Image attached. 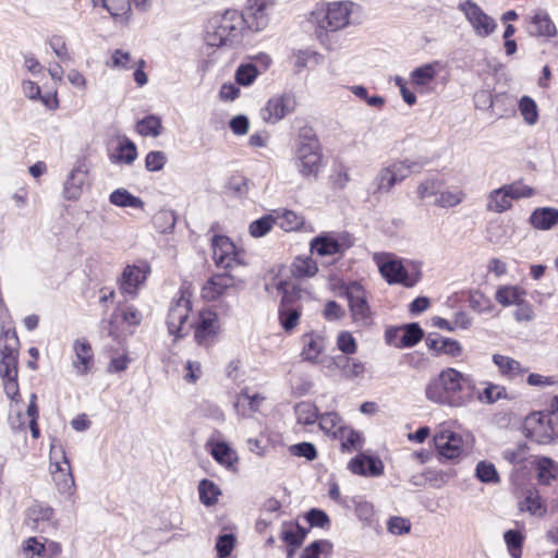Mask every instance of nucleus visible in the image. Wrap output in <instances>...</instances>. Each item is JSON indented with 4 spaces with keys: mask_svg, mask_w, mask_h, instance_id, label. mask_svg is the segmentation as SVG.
Instances as JSON below:
<instances>
[{
    "mask_svg": "<svg viewBox=\"0 0 558 558\" xmlns=\"http://www.w3.org/2000/svg\"><path fill=\"white\" fill-rule=\"evenodd\" d=\"M274 0H248L243 13L227 10L214 15L206 26L205 40L208 46L222 47L232 44L239 37L243 25L253 32L264 29L268 24L266 9Z\"/></svg>",
    "mask_w": 558,
    "mask_h": 558,
    "instance_id": "f257e3e1",
    "label": "nucleus"
},
{
    "mask_svg": "<svg viewBox=\"0 0 558 558\" xmlns=\"http://www.w3.org/2000/svg\"><path fill=\"white\" fill-rule=\"evenodd\" d=\"M474 389L468 375L448 367L428 381L425 396L433 403L459 408L473 400Z\"/></svg>",
    "mask_w": 558,
    "mask_h": 558,
    "instance_id": "f03ea898",
    "label": "nucleus"
},
{
    "mask_svg": "<svg viewBox=\"0 0 558 558\" xmlns=\"http://www.w3.org/2000/svg\"><path fill=\"white\" fill-rule=\"evenodd\" d=\"M276 289L282 294L278 310L279 322L284 331L293 330L300 320L302 302L312 299V293L299 282L279 280Z\"/></svg>",
    "mask_w": 558,
    "mask_h": 558,
    "instance_id": "7ed1b4c3",
    "label": "nucleus"
},
{
    "mask_svg": "<svg viewBox=\"0 0 558 558\" xmlns=\"http://www.w3.org/2000/svg\"><path fill=\"white\" fill-rule=\"evenodd\" d=\"M294 163L303 178L316 179L323 168L322 146L311 130H304L299 134L295 143Z\"/></svg>",
    "mask_w": 558,
    "mask_h": 558,
    "instance_id": "20e7f679",
    "label": "nucleus"
},
{
    "mask_svg": "<svg viewBox=\"0 0 558 558\" xmlns=\"http://www.w3.org/2000/svg\"><path fill=\"white\" fill-rule=\"evenodd\" d=\"M352 8V2L339 1L313 11L311 22L317 25V36L320 37L323 32H337L347 27L350 24Z\"/></svg>",
    "mask_w": 558,
    "mask_h": 558,
    "instance_id": "39448f33",
    "label": "nucleus"
},
{
    "mask_svg": "<svg viewBox=\"0 0 558 558\" xmlns=\"http://www.w3.org/2000/svg\"><path fill=\"white\" fill-rule=\"evenodd\" d=\"M341 295L349 302V308L354 324L360 327L373 323V312L368 304V293L357 281H351L342 287Z\"/></svg>",
    "mask_w": 558,
    "mask_h": 558,
    "instance_id": "423d86ee",
    "label": "nucleus"
},
{
    "mask_svg": "<svg viewBox=\"0 0 558 558\" xmlns=\"http://www.w3.org/2000/svg\"><path fill=\"white\" fill-rule=\"evenodd\" d=\"M213 259L217 267L231 269L243 264V254L226 235H214L211 239Z\"/></svg>",
    "mask_w": 558,
    "mask_h": 558,
    "instance_id": "0eeeda50",
    "label": "nucleus"
},
{
    "mask_svg": "<svg viewBox=\"0 0 558 558\" xmlns=\"http://www.w3.org/2000/svg\"><path fill=\"white\" fill-rule=\"evenodd\" d=\"M296 101L293 95H276L268 99L260 109V118L268 124H276L286 116L294 111Z\"/></svg>",
    "mask_w": 558,
    "mask_h": 558,
    "instance_id": "6e6552de",
    "label": "nucleus"
},
{
    "mask_svg": "<svg viewBox=\"0 0 558 558\" xmlns=\"http://www.w3.org/2000/svg\"><path fill=\"white\" fill-rule=\"evenodd\" d=\"M460 10L472 25L474 33L480 37H488L496 28L495 20L487 15L475 2L466 0L460 4Z\"/></svg>",
    "mask_w": 558,
    "mask_h": 558,
    "instance_id": "1a4fd4ad",
    "label": "nucleus"
},
{
    "mask_svg": "<svg viewBox=\"0 0 558 558\" xmlns=\"http://www.w3.org/2000/svg\"><path fill=\"white\" fill-rule=\"evenodd\" d=\"M526 437L537 444H548L554 438L550 414L533 413L524 424Z\"/></svg>",
    "mask_w": 558,
    "mask_h": 558,
    "instance_id": "9d476101",
    "label": "nucleus"
},
{
    "mask_svg": "<svg viewBox=\"0 0 558 558\" xmlns=\"http://www.w3.org/2000/svg\"><path fill=\"white\" fill-rule=\"evenodd\" d=\"M434 442L439 456L447 460H456L464 452L461 435L450 429H439L434 436Z\"/></svg>",
    "mask_w": 558,
    "mask_h": 558,
    "instance_id": "9b49d317",
    "label": "nucleus"
},
{
    "mask_svg": "<svg viewBox=\"0 0 558 558\" xmlns=\"http://www.w3.org/2000/svg\"><path fill=\"white\" fill-rule=\"evenodd\" d=\"M218 329L217 314L211 311L201 312L194 325V339L198 345L207 348L216 341Z\"/></svg>",
    "mask_w": 558,
    "mask_h": 558,
    "instance_id": "f8f14e48",
    "label": "nucleus"
},
{
    "mask_svg": "<svg viewBox=\"0 0 558 558\" xmlns=\"http://www.w3.org/2000/svg\"><path fill=\"white\" fill-rule=\"evenodd\" d=\"M149 272L150 267L146 263H143L142 265H128L119 281L120 291L135 298L138 289L146 281Z\"/></svg>",
    "mask_w": 558,
    "mask_h": 558,
    "instance_id": "ddd939ff",
    "label": "nucleus"
},
{
    "mask_svg": "<svg viewBox=\"0 0 558 558\" xmlns=\"http://www.w3.org/2000/svg\"><path fill=\"white\" fill-rule=\"evenodd\" d=\"M190 311L191 301L184 294L171 304L167 318L169 333L174 335L178 338L183 336V325L187 320Z\"/></svg>",
    "mask_w": 558,
    "mask_h": 558,
    "instance_id": "4468645a",
    "label": "nucleus"
},
{
    "mask_svg": "<svg viewBox=\"0 0 558 558\" xmlns=\"http://www.w3.org/2000/svg\"><path fill=\"white\" fill-rule=\"evenodd\" d=\"M59 449L62 454V463L56 462L54 470L52 471L53 481L62 494H71L74 489L75 483L71 472L70 462L65 457V453L61 446L51 445L50 457L57 453Z\"/></svg>",
    "mask_w": 558,
    "mask_h": 558,
    "instance_id": "2eb2a0df",
    "label": "nucleus"
},
{
    "mask_svg": "<svg viewBox=\"0 0 558 558\" xmlns=\"http://www.w3.org/2000/svg\"><path fill=\"white\" fill-rule=\"evenodd\" d=\"M19 338L13 330H4L0 335V369L16 368L19 364Z\"/></svg>",
    "mask_w": 558,
    "mask_h": 558,
    "instance_id": "dca6fc26",
    "label": "nucleus"
},
{
    "mask_svg": "<svg viewBox=\"0 0 558 558\" xmlns=\"http://www.w3.org/2000/svg\"><path fill=\"white\" fill-rule=\"evenodd\" d=\"M74 360L72 366L80 376L88 374L94 366V351L90 343L85 338L76 339L73 342Z\"/></svg>",
    "mask_w": 558,
    "mask_h": 558,
    "instance_id": "f3484780",
    "label": "nucleus"
},
{
    "mask_svg": "<svg viewBox=\"0 0 558 558\" xmlns=\"http://www.w3.org/2000/svg\"><path fill=\"white\" fill-rule=\"evenodd\" d=\"M526 32L532 37H554L557 34L556 26L548 13L543 10L534 12L527 20Z\"/></svg>",
    "mask_w": 558,
    "mask_h": 558,
    "instance_id": "a211bd4d",
    "label": "nucleus"
},
{
    "mask_svg": "<svg viewBox=\"0 0 558 558\" xmlns=\"http://www.w3.org/2000/svg\"><path fill=\"white\" fill-rule=\"evenodd\" d=\"M234 286V278L228 272L211 276L202 289V296L207 301L220 298L229 288Z\"/></svg>",
    "mask_w": 558,
    "mask_h": 558,
    "instance_id": "6ab92c4d",
    "label": "nucleus"
},
{
    "mask_svg": "<svg viewBox=\"0 0 558 558\" xmlns=\"http://www.w3.org/2000/svg\"><path fill=\"white\" fill-rule=\"evenodd\" d=\"M306 534L307 530L300 526L298 523L284 522L282 524L280 539L287 546L288 558H291L294 550L302 545Z\"/></svg>",
    "mask_w": 558,
    "mask_h": 558,
    "instance_id": "aec40b11",
    "label": "nucleus"
},
{
    "mask_svg": "<svg viewBox=\"0 0 558 558\" xmlns=\"http://www.w3.org/2000/svg\"><path fill=\"white\" fill-rule=\"evenodd\" d=\"M349 469L359 475L379 476L384 472V464L379 458L362 453L350 461Z\"/></svg>",
    "mask_w": 558,
    "mask_h": 558,
    "instance_id": "412c9836",
    "label": "nucleus"
},
{
    "mask_svg": "<svg viewBox=\"0 0 558 558\" xmlns=\"http://www.w3.org/2000/svg\"><path fill=\"white\" fill-rule=\"evenodd\" d=\"M529 223L536 230H551L558 225V209L555 207H537L531 213Z\"/></svg>",
    "mask_w": 558,
    "mask_h": 558,
    "instance_id": "4be33fe9",
    "label": "nucleus"
},
{
    "mask_svg": "<svg viewBox=\"0 0 558 558\" xmlns=\"http://www.w3.org/2000/svg\"><path fill=\"white\" fill-rule=\"evenodd\" d=\"M379 271L388 283H403L407 287L413 286V282H408V271L398 260L389 259L379 264Z\"/></svg>",
    "mask_w": 558,
    "mask_h": 558,
    "instance_id": "5701e85b",
    "label": "nucleus"
},
{
    "mask_svg": "<svg viewBox=\"0 0 558 558\" xmlns=\"http://www.w3.org/2000/svg\"><path fill=\"white\" fill-rule=\"evenodd\" d=\"M25 554L37 556H48L49 558L59 556L62 551L61 545L53 541L45 539L44 543L39 542L37 537H29L23 544Z\"/></svg>",
    "mask_w": 558,
    "mask_h": 558,
    "instance_id": "b1692460",
    "label": "nucleus"
},
{
    "mask_svg": "<svg viewBox=\"0 0 558 558\" xmlns=\"http://www.w3.org/2000/svg\"><path fill=\"white\" fill-rule=\"evenodd\" d=\"M349 246L350 244L344 245L337 239L327 235L317 236L311 243L312 253H316L319 256L341 254Z\"/></svg>",
    "mask_w": 558,
    "mask_h": 558,
    "instance_id": "393cba45",
    "label": "nucleus"
},
{
    "mask_svg": "<svg viewBox=\"0 0 558 558\" xmlns=\"http://www.w3.org/2000/svg\"><path fill=\"white\" fill-rule=\"evenodd\" d=\"M493 362L498 367L499 373L509 379H513L527 372V368L523 367L519 361L507 355L494 354Z\"/></svg>",
    "mask_w": 558,
    "mask_h": 558,
    "instance_id": "a878e982",
    "label": "nucleus"
},
{
    "mask_svg": "<svg viewBox=\"0 0 558 558\" xmlns=\"http://www.w3.org/2000/svg\"><path fill=\"white\" fill-rule=\"evenodd\" d=\"M53 515V509L41 505L35 504L27 509L25 523L31 529H43L41 525L48 523Z\"/></svg>",
    "mask_w": 558,
    "mask_h": 558,
    "instance_id": "bb28decb",
    "label": "nucleus"
},
{
    "mask_svg": "<svg viewBox=\"0 0 558 558\" xmlns=\"http://www.w3.org/2000/svg\"><path fill=\"white\" fill-rule=\"evenodd\" d=\"M302 356L305 361L315 362L325 349V339L320 335L310 332L302 337Z\"/></svg>",
    "mask_w": 558,
    "mask_h": 558,
    "instance_id": "cd10ccee",
    "label": "nucleus"
},
{
    "mask_svg": "<svg viewBox=\"0 0 558 558\" xmlns=\"http://www.w3.org/2000/svg\"><path fill=\"white\" fill-rule=\"evenodd\" d=\"M424 165L425 163L421 160L404 159L393 161L389 165V167L393 173V177H396L397 182L400 183L411 173L421 172L424 168Z\"/></svg>",
    "mask_w": 558,
    "mask_h": 558,
    "instance_id": "c85d7f7f",
    "label": "nucleus"
},
{
    "mask_svg": "<svg viewBox=\"0 0 558 558\" xmlns=\"http://www.w3.org/2000/svg\"><path fill=\"white\" fill-rule=\"evenodd\" d=\"M85 178V173L78 169L71 171L63 187V195L68 201H77L80 198Z\"/></svg>",
    "mask_w": 558,
    "mask_h": 558,
    "instance_id": "c756f323",
    "label": "nucleus"
},
{
    "mask_svg": "<svg viewBox=\"0 0 558 558\" xmlns=\"http://www.w3.org/2000/svg\"><path fill=\"white\" fill-rule=\"evenodd\" d=\"M210 453L213 458L227 469H232L234 463L238 462V456L226 442L217 441L210 444Z\"/></svg>",
    "mask_w": 558,
    "mask_h": 558,
    "instance_id": "7c9ffc66",
    "label": "nucleus"
},
{
    "mask_svg": "<svg viewBox=\"0 0 558 558\" xmlns=\"http://www.w3.org/2000/svg\"><path fill=\"white\" fill-rule=\"evenodd\" d=\"M264 397L258 393L250 395L247 391H241L234 402V409L238 414L246 416L250 413L258 411Z\"/></svg>",
    "mask_w": 558,
    "mask_h": 558,
    "instance_id": "2f4dec72",
    "label": "nucleus"
},
{
    "mask_svg": "<svg viewBox=\"0 0 558 558\" xmlns=\"http://www.w3.org/2000/svg\"><path fill=\"white\" fill-rule=\"evenodd\" d=\"M511 207H512V203L502 186L499 189L493 190L488 194L487 205H486V208L488 211L501 214V213L509 210Z\"/></svg>",
    "mask_w": 558,
    "mask_h": 558,
    "instance_id": "473e14b6",
    "label": "nucleus"
},
{
    "mask_svg": "<svg viewBox=\"0 0 558 558\" xmlns=\"http://www.w3.org/2000/svg\"><path fill=\"white\" fill-rule=\"evenodd\" d=\"M400 332H402V336L399 340V343H395L396 348H411L417 344L423 336L424 332L422 328L418 326L417 323H411L408 325H404L400 327Z\"/></svg>",
    "mask_w": 558,
    "mask_h": 558,
    "instance_id": "72a5a7b5",
    "label": "nucleus"
},
{
    "mask_svg": "<svg viewBox=\"0 0 558 558\" xmlns=\"http://www.w3.org/2000/svg\"><path fill=\"white\" fill-rule=\"evenodd\" d=\"M17 374L19 369L16 368H8L0 369V376L3 381V389L8 398L12 401H20V389L17 384Z\"/></svg>",
    "mask_w": 558,
    "mask_h": 558,
    "instance_id": "f704fd0d",
    "label": "nucleus"
},
{
    "mask_svg": "<svg viewBox=\"0 0 558 558\" xmlns=\"http://www.w3.org/2000/svg\"><path fill=\"white\" fill-rule=\"evenodd\" d=\"M296 421L299 424L312 425L318 421L319 411L317 407L310 401L299 402L294 407Z\"/></svg>",
    "mask_w": 558,
    "mask_h": 558,
    "instance_id": "c9c22d12",
    "label": "nucleus"
},
{
    "mask_svg": "<svg viewBox=\"0 0 558 558\" xmlns=\"http://www.w3.org/2000/svg\"><path fill=\"white\" fill-rule=\"evenodd\" d=\"M109 201L112 205L118 207H132V208H143L144 202L137 197L132 195L125 189H117L114 190L110 196Z\"/></svg>",
    "mask_w": 558,
    "mask_h": 558,
    "instance_id": "e433bc0d",
    "label": "nucleus"
},
{
    "mask_svg": "<svg viewBox=\"0 0 558 558\" xmlns=\"http://www.w3.org/2000/svg\"><path fill=\"white\" fill-rule=\"evenodd\" d=\"M335 364L341 368L343 375L347 378L353 379L360 377L365 372L364 364L355 359H350L348 356H338L335 360Z\"/></svg>",
    "mask_w": 558,
    "mask_h": 558,
    "instance_id": "4c0bfd02",
    "label": "nucleus"
},
{
    "mask_svg": "<svg viewBox=\"0 0 558 558\" xmlns=\"http://www.w3.org/2000/svg\"><path fill=\"white\" fill-rule=\"evenodd\" d=\"M336 438L340 439L341 448L343 451L352 452L360 450L363 445V439L360 433L350 427H343Z\"/></svg>",
    "mask_w": 558,
    "mask_h": 558,
    "instance_id": "58836bf2",
    "label": "nucleus"
},
{
    "mask_svg": "<svg viewBox=\"0 0 558 558\" xmlns=\"http://www.w3.org/2000/svg\"><path fill=\"white\" fill-rule=\"evenodd\" d=\"M318 271V267L316 262L312 258H296L291 266V274L295 278L293 280L296 282L298 279L308 278L316 275Z\"/></svg>",
    "mask_w": 558,
    "mask_h": 558,
    "instance_id": "ea45409f",
    "label": "nucleus"
},
{
    "mask_svg": "<svg viewBox=\"0 0 558 558\" xmlns=\"http://www.w3.org/2000/svg\"><path fill=\"white\" fill-rule=\"evenodd\" d=\"M556 477H558V464L549 458H541L537 461L538 482L544 485H549L551 480Z\"/></svg>",
    "mask_w": 558,
    "mask_h": 558,
    "instance_id": "a19ab883",
    "label": "nucleus"
},
{
    "mask_svg": "<svg viewBox=\"0 0 558 558\" xmlns=\"http://www.w3.org/2000/svg\"><path fill=\"white\" fill-rule=\"evenodd\" d=\"M199 500L205 506H214L221 494L220 488L210 480H202L198 484Z\"/></svg>",
    "mask_w": 558,
    "mask_h": 558,
    "instance_id": "79ce46f5",
    "label": "nucleus"
},
{
    "mask_svg": "<svg viewBox=\"0 0 558 558\" xmlns=\"http://www.w3.org/2000/svg\"><path fill=\"white\" fill-rule=\"evenodd\" d=\"M397 183L390 167L386 166L379 170L374 179V193H389Z\"/></svg>",
    "mask_w": 558,
    "mask_h": 558,
    "instance_id": "37998d69",
    "label": "nucleus"
},
{
    "mask_svg": "<svg viewBox=\"0 0 558 558\" xmlns=\"http://www.w3.org/2000/svg\"><path fill=\"white\" fill-rule=\"evenodd\" d=\"M523 294L518 287H501L496 291L495 299L502 306L519 305Z\"/></svg>",
    "mask_w": 558,
    "mask_h": 558,
    "instance_id": "c03bdc74",
    "label": "nucleus"
},
{
    "mask_svg": "<svg viewBox=\"0 0 558 558\" xmlns=\"http://www.w3.org/2000/svg\"><path fill=\"white\" fill-rule=\"evenodd\" d=\"M319 427L326 434H331L335 437L338 436L340 429L343 428L342 421L336 412H327L319 415Z\"/></svg>",
    "mask_w": 558,
    "mask_h": 558,
    "instance_id": "a18cd8bd",
    "label": "nucleus"
},
{
    "mask_svg": "<svg viewBox=\"0 0 558 558\" xmlns=\"http://www.w3.org/2000/svg\"><path fill=\"white\" fill-rule=\"evenodd\" d=\"M519 110L524 121L529 125H534L538 120V110L536 102L530 96H523L519 100Z\"/></svg>",
    "mask_w": 558,
    "mask_h": 558,
    "instance_id": "49530a36",
    "label": "nucleus"
},
{
    "mask_svg": "<svg viewBox=\"0 0 558 558\" xmlns=\"http://www.w3.org/2000/svg\"><path fill=\"white\" fill-rule=\"evenodd\" d=\"M465 197L463 191L457 189L454 191L439 192L434 204L441 208H451L459 205Z\"/></svg>",
    "mask_w": 558,
    "mask_h": 558,
    "instance_id": "de8ad7c7",
    "label": "nucleus"
},
{
    "mask_svg": "<svg viewBox=\"0 0 558 558\" xmlns=\"http://www.w3.org/2000/svg\"><path fill=\"white\" fill-rule=\"evenodd\" d=\"M293 64L296 72H301L307 66L310 62L314 64L322 62V56L318 52L310 49L298 50L293 53Z\"/></svg>",
    "mask_w": 558,
    "mask_h": 558,
    "instance_id": "09e8293b",
    "label": "nucleus"
},
{
    "mask_svg": "<svg viewBox=\"0 0 558 558\" xmlns=\"http://www.w3.org/2000/svg\"><path fill=\"white\" fill-rule=\"evenodd\" d=\"M161 121L156 116H148L143 118L137 123V131L144 136H158L161 133Z\"/></svg>",
    "mask_w": 558,
    "mask_h": 558,
    "instance_id": "8fccbe9b",
    "label": "nucleus"
},
{
    "mask_svg": "<svg viewBox=\"0 0 558 558\" xmlns=\"http://www.w3.org/2000/svg\"><path fill=\"white\" fill-rule=\"evenodd\" d=\"M332 554V544L326 539H319L311 543L300 558H318L320 555L329 556Z\"/></svg>",
    "mask_w": 558,
    "mask_h": 558,
    "instance_id": "3c124183",
    "label": "nucleus"
},
{
    "mask_svg": "<svg viewBox=\"0 0 558 558\" xmlns=\"http://www.w3.org/2000/svg\"><path fill=\"white\" fill-rule=\"evenodd\" d=\"M435 76V66L433 64H425L412 71L411 81L417 86H425L433 82Z\"/></svg>",
    "mask_w": 558,
    "mask_h": 558,
    "instance_id": "603ef678",
    "label": "nucleus"
},
{
    "mask_svg": "<svg viewBox=\"0 0 558 558\" xmlns=\"http://www.w3.org/2000/svg\"><path fill=\"white\" fill-rule=\"evenodd\" d=\"M441 185H442V182L440 180H438L437 178H427L418 184L417 190H416L417 197L421 201H424L432 196L437 197Z\"/></svg>",
    "mask_w": 558,
    "mask_h": 558,
    "instance_id": "864d4df0",
    "label": "nucleus"
},
{
    "mask_svg": "<svg viewBox=\"0 0 558 558\" xmlns=\"http://www.w3.org/2000/svg\"><path fill=\"white\" fill-rule=\"evenodd\" d=\"M476 477L483 483H498L499 475L493 463L481 461L475 469Z\"/></svg>",
    "mask_w": 558,
    "mask_h": 558,
    "instance_id": "5fc2aeb1",
    "label": "nucleus"
},
{
    "mask_svg": "<svg viewBox=\"0 0 558 558\" xmlns=\"http://www.w3.org/2000/svg\"><path fill=\"white\" fill-rule=\"evenodd\" d=\"M469 303L471 308L478 313L489 312L493 308L492 300L478 290L470 292Z\"/></svg>",
    "mask_w": 558,
    "mask_h": 558,
    "instance_id": "6e6d98bb",
    "label": "nucleus"
},
{
    "mask_svg": "<svg viewBox=\"0 0 558 558\" xmlns=\"http://www.w3.org/2000/svg\"><path fill=\"white\" fill-rule=\"evenodd\" d=\"M258 75L256 66L252 63L241 64L235 71V81L239 85H251Z\"/></svg>",
    "mask_w": 558,
    "mask_h": 558,
    "instance_id": "4d7b16f0",
    "label": "nucleus"
},
{
    "mask_svg": "<svg viewBox=\"0 0 558 558\" xmlns=\"http://www.w3.org/2000/svg\"><path fill=\"white\" fill-rule=\"evenodd\" d=\"M508 197L512 202L513 199H520L524 197H531L534 194V190L527 185L521 183H511L502 185Z\"/></svg>",
    "mask_w": 558,
    "mask_h": 558,
    "instance_id": "13d9d810",
    "label": "nucleus"
},
{
    "mask_svg": "<svg viewBox=\"0 0 558 558\" xmlns=\"http://www.w3.org/2000/svg\"><path fill=\"white\" fill-rule=\"evenodd\" d=\"M522 535L518 531L509 530L505 533V542L512 558H520Z\"/></svg>",
    "mask_w": 558,
    "mask_h": 558,
    "instance_id": "bf43d9fd",
    "label": "nucleus"
},
{
    "mask_svg": "<svg viewBox=\"0 0 558 558\" xmlns=\"http://www.w3.org/2000/svg\"><path fill=\"white\" fill-rule=\"evenodd\" d=\"M478 398L486 403H494L506 398V388L499 385L488 384Z\"/></svg>",
    "mask_w": 558,
    "mask_h": 558,
    "instance_id": "052dcab7",
    "label": "nucleus"
},
{
    "mask_svg": "<svg viewBox=\"0 0 558 558\" xmlns=\"http://www.w3.org/2000/svg\"><path fill=\"white\" fill-rule=\"evenodd\" d=\"M289 450L291 454L295 457H303L308 461H313L317 457V450L315 446L307 441L292 445Z\"/></svg>",
    "mask_w": 558,
    "mask_h": 558,
    "instance_id": "680f3d73",
    "label": "nucleus"
},
{
    "mask_svg": "<svg viewBox=\"0 0 558 558\" xmlns=\"http://www.w3.org/2000/svg\"><path fill=\"white\" fill-rule=\"evenodd\" d=\"M137 157L136 146L130 141L125 140L118 147V160L126 165H131Z\"/></svg>",
    "mask_w": 558,
    "mask_h": 558,
    "instance_id": "e2e57ef3",
    "label": "nucleus"
},
{
    "mask_svg": "<svg viewBox=\"0 0 558 558\" xmlns=\"http://www.w3.org/2000/svg\"><path fill=\"white\" fill-rule=\"evenodd\" d=\"M274 223L271 216H264L250 225V233L254 238L264 236L270 231Z\"/></svg>",
    "mask_w": 558,
    "mask_h": 558,
    "instance_id": "0e129e2a",
    "label": "nucleus"
},
{
    "mask_svg": "<svg viewBox=\"0 0 558 558\" xmlns=\"http://www.w3.org/2000/svg\"><path fill=\"white\" fill-rule=\"evenodd\" d=\"M235 545V537L232 534H222L216 542L218 558H227L230 556Z\"/></svg>",
    "mask_w": 558,
    "mask_h": 558,
    "instance_id": "69168bd1",
    "label": "nucleus"
},
{
    "mask_svg": "<svg viewBox=\"0 0 558 558\" xmlns=\"http://www.w3.org/2000/svg\"><path fill=\"white\" fill-rule=\"evenodd\" d=\"M279 219L280 227L286 231L296 230L304 223L303 217L292 210H286Z\"/></svg>",
    "mask_w": 558,
    "mask_h": 558,
    "instance_id": "338daca9",
    "label": "nucleus"
},
{
    "mask_svg": "<svg viewBox=\"0 0 558 558\" xmlns=\"http://www.w3.org/2000/svg\"><path fill=\"white\" fill-rule=\"evenodd\" d=\"M521 510L529 511L531 514L542 515L544 513L541 498L536 493H530L521 502Z\"/></svg>",
    "mask_w": 558,
    "mask_h": 558,
    "instance_id": "774afa93",
    "label": "nucleus"
}]
</instances>
